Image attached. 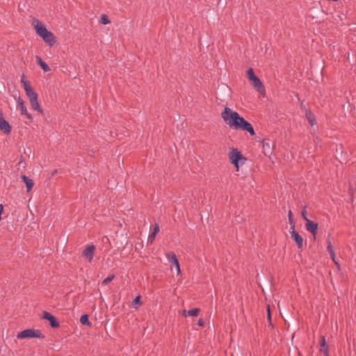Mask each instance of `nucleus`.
Instances as JSON below:
<instances>
[{
	"label": "nucleus",
	"instance_id": "f257e3e1",
	"mask_svg": "<svg viewBox=\"0 0 356 356\" xmlns=\"http://www.w3.org/2000/svg\"><path fill=\"white\" fill-rule=\"evenodd\" d=\"M220 115L229 127L235 129H241L248 131L252 136L254 135L252 126L243 118L241 117L237 112L232 111L230 108L225 107Z\"/></svg>",
	"mask_w": 356,
	"mask_h": 356
},
{
	"label": "nucleus",
	"instance_id": "f03ea898",
	"mask_svg": "<svg viewBox=\"0 0 356 356\" xmlns=\"http://www.w3.org/2000/svg\"><path fill=\"white\" fill-rule=\"evenodd\" d=\"M33 25L35 29L36 33L42 40L49 46H53L56 42V38L54 35L47 31L43 24L38 20L35 19L33 22Z\"/></svg>",
	"mask_w": 356,
	"mask_h": 356
},
{
	"label": "nucleus",
	"instance_id": "7ed1b4c3",
	"mask_svg": "<svg viewBox=\"0 0 356 356\" xmlns=\"http://www.w3.org/2000/svg\"><path fill=\"white\" fill-rule=\"evenodd\" d=\"M17 337L18 339H23L31 338H44V336L39 330L26 329L19 332Z\"/></svg>",
	"mask_w": 356,
	"mask_h": 356
},
{
	"label": "nucleus",
	"instance_id": "20e7f679",
	"mask_svg": "<svg viewBox=\"0 0 356 356\" xmlns=\"http://www.w3.org/2000/svg\"><path fill=\"white\" fill-rule=\"evenodd\" d=\"M229 158L232 164L238 170L239 162L245 160L241 154L235 149L230 152Z\"/></svg>",
	"mask_w": 356,
	"mask_h": 356
},
{
	"label": "nucleus",
	"instance_id": "39448f33",
	"mask_svg": "<svg viewBox=\"0 0 356 356\" xmlns=\"http://www.w3.org/2000/svg\"><path fill=\"white\" fill-rule=\"evenodd\" d=\"M96 247L94 245H86L82 252V256L89 262H92Z\"/></svg>",
	"mask_w": 356,
	"mask_h": 356
},
{
	"label": "nucleus",
	"instance_id": "423d86ee",
	"mask_svg": "<svg viewBox=\"0 0 356 356\" xmlns=\"http://www.w3.org/2000/svg\"><path fill=\"white\" fill-rule=\"evenodd\" d=\"M290 234L291 238L296 242L298 248L301 249L304 245V239L294 229V225L291 227Z\"/></svg>",
	"mask_w": 356,
	"mask_h": 356
},
{
	"label": "nucleus",
	"instance_id": "0eeeda50",
	"mask_svg": "<svg viewBox=\"0 0 356 356\" xmlns=\"http://www.w3.org/2000/svg\"><path fill=\"white\" fill-rule=\"evenodd\" d=\"M167 257L168 259L169 262L171 264V266H173L175 267L177 274L181 273L180 266L179 264V261L175 253L170 252L167 254Z\"/></svg>",
	"mask_w": 356,
	"mask_h": 356
},
{
	"label": "nucleus",
	"instance_id": "6e6552de",
	"mask_svg": "<svg viewBox=\"0 0 356 356\" xmlns=\"http://www.w3.org/2000/svg\"><path fill=\"white\" fill-rule=\"evenodd\" d=\"M17 108L20 110L22 115H24L30 120H32V116L27 112V109L24 101L19 97L17 99Z\"/></svg>",
	"mask_w": 356,
	"mask_h": 356
},
{
	"label": "nucleus",
	"instance_id": "1a4fd4ad",
	"mask_svg": "<svg viewBox=\"0 0 356 356\" xmlns=\"http://www.w3.org/2000/svg\"><path fill=\"white\" fill-rule=\"evenodd\" d=\"M0 130L4 134H8L10 132L11 127L8 122L3 118L2 113L0 111Z\"/></svg>",
	"mask_w": 356,
	"mask_h": 356
},
{
	"label": "nucleus",
	"instance_id": "9d476101",
	"mask_svg": "<svg viewBox=\"0 0 356 356\" xmlns=\"http://www.w3.org/2000/svg\"><path fill=\"white\" fill-rule=\"evenodd\" d=\"M252 83V85L254 86V88L261 94L264 93V88L263 83L261 82L259 79L256 76L255 78L251 79L250 81Z\"/></svg>",
	"mask_w": 356,
	"mask_h": 356
},
{
	"label": "nucleus",
	"instance_id": "9b49d317",
	"mask_svg": "<svg viewBox=\"0 0 356 356\" xmlns=\"http://www.w3.org/2000/svg\"><path fill=\"white\" fill-rule=\"evenodd\" d=\"M273 143L269 140H264L262 143L263 152L265 155H270L272 153Z\"/></svg>",
	"mask_w": 356,
	"mask_h": 356
},
{
	"label": "nucleus",
	"instance_id": "f8f14e48",
	"mask_svg": "<svg viewBox=\"0 0 356 356\" xmlns=\"http://www.w3.org/2000/svg\"><path fill=\"white\" fill-rule=\"evenodd\" d=\"M305 227L307 230L311 232L312 234L315 235L318 229V224L311 221L307 218H305Z\"/></svg>",
	"mask_w": 356,
	"mask_h": 356
},
{
	"label": "nucleus",
	"instance_id": "ddd939ff",
	"mask_svg": "<svg viewBox=\"0 0 356 356\" xmlns=\"http://www.w3.org/2000/svg\"><path fill=\"white\" fill-rule=\"evenodd\" d=\"M42 318L44 319H47L49 321L50 325L52 327H58V323L56 321L54 316H53L50 313L44 312L43 313Z\"/></svg>",
	"mask_w": 356,
	"mask_h": 356
},
{
	"label": "nucleus",
	"instance_id": "4468645a",
	"mask_svg": "<svg viewBox=\"0 0 356 356\" xmlns=\"http://www.w3.org/2000/svg\"><path fill=\"white\" fill-rule=\"evenodd\" d=\"M22 179L24 181V182L26 184L27 191H30L32 188L33 187L34 182L32 179H29V177H26L25 175L22 176Z\"/></svg>",
	"mask_w": 356,
	"mask_h": 356
},
{
	"label": "nucleus",
	"instance_id": "2eb2a0df",
	"mask_svg": "<svg viewBox=\"0 0 356 356\" xmlns=\"http://www.w3.org/2000/svg\"><path fill=\"white\" fill-rule=\"evenodd\" d=\"M200 310L197 308H195V309H191V310H183L182 311V314L185 316H197L199 313H200Z\"/></svg>",
	"mask_w": 356,
	"mask_h": 356
},
{
	"label": "nucleus",
	"instance_id": "dca6fc26",
	"mask_svg": "<svg viewBox=\"0 0 356 356\" xmlns=\"http://www.w3.org/2000/svg\"><path fill=\"white\" fill-rule=\"evenodd\" d=\"M320 351L324 353L326 356L328 355V347L326 344L325 339L324 337H321Z\"/></svg>",
	"mask_w": 356,
	"mask_h": 356
},
{
	"label": "nucleus",
	"instance_id": "f3484780",
	"mask_svg": "<svg viewBox=\"0 0 356 356\" xmlns=\"http://www.w3.org/2000/svg\"><path fill=\"white\" fill-rule=\"evenodd\" d=\"M159 232V225L156 224L154 225V227L153 229L152 233L148 237V243H150L151 244L154 242V240L155 238V236L156 234Z\"/></svg>",
	"mask_w": 356,
	"mask_h": 356
},
{
	"label": "nucleus",
	"instance_id": "a211bd4d",
	"mask_svg": "<svg viewBox=\"0 0 356 356\" xmlns=\"http://www.w3.org/2000/svg\"><path fill=\"white\" fill-rule=\"evenodd\" d=\"M36 60L44 72H49L50 70L49 66L39 56H36Z\"/></svg>",
	"mask_w": 356,
	"mask_h": 356
},
{
	"label": "nucleus",
	"instance_id": "6ab92c4d",
	"mask_svg": "<svg viewBox=\"0 0 356 356\" xmlns=\"http://www.w3.org/2000/svg\"><path fill=\"white\" fill-rule=\"evenodd\" d=\"M80 322L82 325L91 327L92 324L88 320V316L87 314L82 315L80 318Z\"/></svg>",
	"mask_w": 356,
	"mask_h": 356
},
{
	"label": "nucleus",
	"instance_id": "aec40b11",
	"mask_svg": "<svg viewBox=\"0 0 356 356\" xmlns=\"http://www.w3.org/2000/svg\"><path fill=\"white\" fill-rule=\"evenodd\" d=\"M131 305L134 308H138L140 305H141V302H140V296H138L133 301H132V303H131Z\"/></svg>",
	"mask_w": 356,
	"mask_h": 356
},
{
	"label": "nucleus",
	"instance_id": "412c9836",
	"mask_svg": "<svg viewBox=\"0 0 356 356\" xmlns=\"http://www.w3.org/2000/svg\"><path fill=\"white\" fill-rule=\"evenodd\" d=\"M21 82H22V83L23 85V87H24V89L25 91L31 88V86H30L29 82L24 79V75L22 77Z\"/></svg>",
	"mask_w": 356,
	"mask_h": 356
},
{
	"label": "nucleus",
	"instance_id": "4be33fe9",
	"mask_svg": "<svg viewBox=\"0 0 356 356\" xmlns=\"http://www.w3.org/2000/svg\"><path fill=\"white\" fill-rule=\"evenodd\" d=\"M31 108L33 109V110H35V111H38V112H40V113H42V110L41 109L40 106V104L38 103V101L36 102H33L32 104H31Z\"/></svg>",
	"mask_w": 356,
	"mask_h": 356
},
{
	"label": "nucleus",
	"instance_id": "5701e85b",
	"mask_svg": "<svg viewBox=\"0 0 356 356\" xmlns=\"http://www.w3.org/2000/svg\"><path fill=\"white\" fill-rule=\"evenodd\" d=\"M100 22L102 24H108L110 23V20L108 19L107 15H106L105 14H103L100 17Z\"/></svg>",
	"mask_w": 356,
	"mask_h": 356
},
{
	"label": "nucleus",
	"instance_id": "b1692460",
	"mask_svg": "<svg viewBox=\"0 0 356 356\" xmlns=\"http://www.w3.org/2000/svg\"><path fill=\"white\" fill-rule=\"evenodd\" d=\"M307 118L309 122L311 124V125L315 124L314 116L311 113H309L307 114Z\"/></svg>",
	"mask_w": 356,
	"mask_h": 356
},
{
	"label": "nucleus",
	"instance_id": "393cba45",
	"mask_svg": "<svg viewBox=\"0 0 356 356\" xmlns=\"http://www.w3.org/2000/svg\"><path fill=\"white\" fill-rule=\"evenodd\" d=\"M247 77L249 79V81L256 77L252 68L249 69L247 71Z\"/></svg>",
	"mask_w": 356,
	"mask_h": 356
},
{
	"label": "nucleus",
	"instance_id": "a878e982",
	"mask_svg": "<svg viewBox=\"0 0 356 356\" xmlns=\"http://www.w3.org/2000/svg\"><path fill=\"white\" fill-rule=\"evenodd\" d=\"M25 92H26V95L28 97V98L37 95L32 88L31 89L26 90Z\"/></svg>",
	"mask_w": 356,
	"mask_h": 356
},
{
	"label": "nucleus",
	"instance_id": "bb28decb",
	"mask_svg": "<svg viewBox=\"0 0 356 356\" xmlns=\"http://www.w3.org/2000/svg\"><path fill=\"white\" fill-rule=\"evenodd\" d=\"M114 277V275H111V276H108V277H106V279H104L102 282V284H108L110 282H111L113 280Z\"/></svg>",
	"mask_w": 356,
	"mask_h": 356
},
{
	"label": "nucleus",
	"instance_id": "cd10ccee",
	"mask_svg": "<svg viewBox=\"0 0 356 356\" xmlns=\"http://www.w3.org/2000/svg\"><path fill=\"white\" fill-rule=\"evenodd\" d=\"M29 99L30 104L38 102V95H35L33 97H29Z\"/></svg>",
	"mask_w": 356,
	"mask_h": 356
},
{
	"label": "nucleus",
	"instance_id": "c85d7f7f",
	"mask_svg": "<svg viewBox=\"0 0 356 356\" xmlns=\"http://www.w3.org/2000/svg\"><path fill=\"white\" fill-rule=\"evenodd\" d=\"M288 216H289V222H290V224L291 225V227H292L293 225H294V223L293 222L292 212L291 211H289Z\"/></svg>",
	"mask_w": 356,
	"mask_h": 356
},
{
	"label": "nucleus",
	"instance_id": "c756f323",
	"mask_svg": "<svg viewBox=\"0 0 356 356\" xmlns=\"http://www.w3.org/2000/svg\"><path fill=\"white\" fill-rule=\"evenodd\" d=\"M327 250H328L329 253H330V252H334V250H333V247H332V244H331V243H330V242H328V245H327Z\"/></svg>",
	"mask_w": 356,
	"mask_h": 356
},
{
	"label": "nucleus",
	"instance_id": "7c9ffc66",
	"mask_svg": "<svg viewBox=\"0 0 356 356\" xmlns=\"http://www.w3.org/2000/svg\"><path fill=\"white\" fill-rule=\"evenodd\" d=\"M330 257H331L332 259L333 260V261H334L336 264H337V261H336V260H335V254H334V252H330Z\"/></svg>",
	"mask_w": 356,
	"mask_h": 356
},
{
	"label": "nucleus",
	"instance_id": "2f4dec72",
	"mask_svg": "<svg viewBox=\"0 0 356 356\" xmlns=\"http://www.w3.org/2000/svg\"><path fill=\"white\" fill-rule=\"evenodd\" d=\"M301 216L303 218V219L305 220V218H307V211L305 209L302 211Z\"/></svg>",
	"mask_w": 356,
	"mask_h": 356
},
{
	"label": "nucleus",
	"instance_id": "473e14b6",
	"mask_svg": "<svg viewBox=\"0 0 356 356\" xmlns=\"http://www.w3.org/2000/svg\"><path fill=\"white\" fill-rule=\"evenodd\" d=\"M198 325L203 326L204 325V321L202 319H199L197 322Z\"/></svg>",
	"mask_w": 356,
	"mask_h": 356
},
{
	"label": "nucleus",
	"instance_id": "72a5a7b5",
	"mask_svg": "<svg viewBox=\"0 0 356 356\" xmlns=\"http://www.w3.org/2000/svg\"><path fill=\"white\" fill-rule=\"evenodd\" d=\"M268 318L270 319V309H269V307H268Z\"/></svg>",
	"mask_w": 356,
	"mask_h": 356
}]
</instances>
